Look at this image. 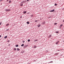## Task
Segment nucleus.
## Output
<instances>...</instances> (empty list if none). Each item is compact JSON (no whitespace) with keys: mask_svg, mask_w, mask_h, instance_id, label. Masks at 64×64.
I'll return each instance as SVG.
<instances>
[{"mask_svg":"<svg viewBox=\"0 0 64 64\" xmlns=\"http://www.w3.org/2000/svg\"><path fill=\"white\" fill-rule=\"evenodd\" d=\"M6 11H11V10L9 9H6L5 10Z\"/></svg>","mask_w":64,"mask_h":64,"instance_id":"f257e3e1","label":"nucleus"},{"mask_svg":"<svg viewBox=\"0 0 64 64\" xmlns=\"http://www.w3.org/2000/svg\"><path fill=\"white\" fill-rule=\"evenodd\" d=\"M59 42V41H58L56 42V44H58V43Z\"/></svg>","mask_w":64,"mask_h":64,"instance_id":"f03ea898","label":"nucleus"},{"mask_svg":"<svg viewBox=\"0 0 64 64\" xmlns=\"http://www.w3.org/2000/svg\"><path fill=\"white\" fill-rule=\"evenodd\" d=\"M55 10H54V9H53V10H50V12H54V11Z\"/></svg>","mask_w":64,"mask_h":64,"instance_id":"7ed1b4c3","label":"nucleus"},{"mask_svg":"<svg viewBox=\"0 0 64 64\" xmlns=\"http://www.w3.org/2000/svg\"><path fill=\"white\" fill-rule=\"evenodd\" d=\"M40 26H41V25L40 24H38V27H40Z\"/></svg>","mask_w":64,"mask_h":64,"instance_id":"20e7f679","label":"nucleus"},{"mask_svg":"<svg viewBox=\"0 0 64 64\" xmlns=\"http://www.w3.org/2000/svg\"><path fill=\"white\" fill-rule=\"evenodd\" d=\"M17 50L18 51H19V50H20V49H19V48H17Z\"/></svg>","mask_w":64,"mask_h":64,"instance_id":"39448f33","label":"nucleus"},{"mask_svg":"<svg viewBox=\"0 0 64 64\" xmlns=\"http://www.w3.org/2000/svg\"><path fill=\"white\" fill-rule=\"evenodd\" d=\"M26 13V11H24V14H25V13Z\"/></svg>","mask_w":64,"mask_h":64,"instance_id":"423d86ee","label":"nucleus"},{"mask_svg":"<svg viewBox=\"0 0 64 64\" xmlns=\"http://www.w3.org/2000/svg\"><path fill=\"white\" fill-rule=\"evenodd\" d=\"M26 23H27V24H29V22H26Z\"/></svg>","mask_w":64,"mask_h":64,"instance_id":"0eeeda50","label":"nucleus"},{"mask_svg":"<svg viewBox=\"0 0 64 64\" xmlns=\"http://www.w3.org/2000/svg\"><path fill=\"white\" fill-rule=\"evenodd\" d=\"M9 25V24H6V26H8V25Z\"/></svg>","mask_w":64,"mask_h":64,"instance_id":"6e6552de","label":"nucleus"},{"mask_svg":"<svg viewBox=\"0 0 64 64\" xmlns=\"http://www.w3.org/2000/svg\"><path fill=\"white\" fill-rule=\"evenodd\" d=\"M38 41V40H34V42H36V41Z\"/></svg>","mask_w":64,"mask_h":64,"instance_id":"1a4fd4ad","label":"nucleus"},{"mask_svg":"<svg viewBox=\"0 0 64 64\" xmlns=\"http://www.w3.org/2000/svg\"><path fill=\"white\" fill-rule=\"evenodd\" d=\"M45 22H43V24H45Z\"/></svg>","mask_w":64,"mask_h":64,"instance_id":"9d476101","label":"nucleus"},{"mask_svg":"<svg viewBox=\"0 0 64 64\" xmlns=\"http://www.w3.org/2000/svg\"><path fill=\"white\" fill-rule=\"evenodd\" d=\"M35 22H38V20H35Z\"/></svg>","mask_w":64,"mask_h":64,"instance_id":"9b49d317","label":"nucleus"},{"mask_svg":"<svg viewBox=\"0 0 64 64\" xmlns=\"http://www.w3.org/2000/svg\"><path fill=\"white\" fill-rule=\"evenodd\" d=\"M52 35L50 34V35L49 37L50 38V37H51V36H52Z\"/></svg>","mask_w":64,"mask_h":64,"instance_id":"f8f14e48","label":"nucleus"},{"mask_svg":"<svg viewBox=\"0 0 64 64\" xmlns=\"http://www.w3.org/2000/svg\"><path fill=\"white\" fill-rule=\"evenodd\" d=\"M56 33H59V32H58L56 31Z\"/></svg>","mask_w":64,"mask_h":64,"instance_id":"ddd939ff","label":"nucleus"},{"mask_svg":"<svg viewBox=\"0 0 64 64\" xmlns=\"http://www.w3.org/2000/svg\"><path fill=\"white\" fill-rule=\"evenodd\" d=\"M7 36H5L4 37V38H5V39H6V38H7Z\"/></svg>","mask_w":64,"mask_h":64,"instance_id":"4468645a","label":"nucleus"},{"mask_svg":"<svg viewBox=\"0 0 64 64\" xmlns=\"http://www.w3.org/2000/svg\"><path fill=\"white\" fill-rule=\"evenodd\" d=\"M24 44H22L21 45V46H24Z\"/></svg>","mask_w":64,"mask_h":64,"instance_id":"2eb2a0df","label":"nucleus"},{"mask_svg":"<svg viewBox=\"0 0 64 64\" xmlns=\"http://www.w3.org/2000/svg\"><path fill=\"white\" fill-rule=\"evenodd\" d=\"M16 47H18V45H16Z\"/></svg>","mask_w":64,"mask_h":64,"instance_id":"dca6fc26","label":"nucleus"},{"mask_svg":"<svg viewBox=\"0 0 64 64\" xmlns=\"http://www.w3.org/2000/svg\"><path fill=\"white\" fill-rule=\"evenodd\" d=\"M55 6H57V4H54Z\"/></svg>","mask_w":64,"mask_h":64,"instance_id":"f3484780","label":"nucleus"},{"mask_svg":"<svg viewBox=\"0 0 64 64\" xmlns=\"http://www.w3.org/2000/svg\"><path fill=\"white\" fill-rule=\"evenodd\" d=\"M36 47H37V46H34V48H36Z\"/></svg>","mask_w":64,"mask_h":64,"instance_id":"a211bd4d","label":"nucleus"},{"mask_svg":"<svg viewBox=\"0 0 64 64\" xmlns=\"http://www.w3.org/2000/svg\"><path fill=\"white\" fill-rule=\"evenodd\" d=\"M30 41V40H28V42H29V41Z\"/></svg>","mask_w":64,"mask_h":64,"instance_id":"6ab92c4d","label":"nucleus"},{"mask_svg":"<svg viewBox=\"0 0 64 64\" xmlns=\"http://www.w3.org/2000/svg\"><path fill=\"white\" fill-rule=\"evenodd\" d=\"M16 50V48H14V50Z\"/></svg>","mask_w":64,"mask_h":64,"instance_id":"aec40b11","label":"nucleus"},{"mask_svg":"<svg viewBox=\"0 0 64 64\" xmlns=\"http://www.w3.org/2000/svg\"><path fill=\"white\" fill-rule=\"evenodd\" d=\"M56 24H57V23H55L54 24V25H56Z\"/></svg>","mask_w":64,"mask_h":64,"instance_id":"412c9836","label":"nucleus"},{"mask_svg":"<svg viewBox=\"0 0 64 64\" xmlns=\"http://www.w3.org/2000/svg\"><path fill=\"white\" fill-rule=\"evenodd\" d=\"M58 50V51H60V50Z\"/></svg>","mask_w":64,"mask_h":64,"instance_id":"4be33fe9","label":"nucleus"},{"mask_svg":"<svg viewBox=\"0 0 64 64\" xmlns=\"http://www.w3.org/2000/svg\"><path fill=\"white\" fill-rule=\"evenodd\" d=\"M63 26V24H61L60 25V26Z\"/></svg>","mask_w":64,"mask_h":64,"instance_id":"5701e85b","label":"nucleus"},{"mask_svg":"<svg viewBox=\"0 0 64 64\" xmlns=\"http://www.w3.org/2000/svg\"><path fill=\"white\" fill-rule=\"evenodd\" d=\"M50 63H53V62L51 61L50 62Z\"/></svg>","mask_w":64,"mask_h":64,"instance_id":"b1692460","label":"nucleus"},{"mask_svg":"<svg viewBox=\"0 0 64 64\" xmlns=\"http://www.w3.org/2000/svg\"><path fill=\"white\" fill-rule=\"evenodd\" d=\"M30 0H27V2H28Z\"/></svg>","mask_w":64,"mask_h":64,"instance_id":"393cba45","label":"nucleus"},{"mask_svg":"<svg viewBox=\"0 0 64 64\" xmlns=\"http://www.w3.org/2000/svg\"><path fill=\"white\" fill-rule=\"evenodd\" d=\"M9 3H11V1H9Z\"/></svg>","mask_w":64,"mask_h":64,"instance_id":"a878e982","label":"nucleus"},{"mask_svg":"<svg viewBox=\"0 0 64 64\" xmlns=\"http://www.w3.org/2000/svg\"><path fill=\"white\" fill-rule=\"evenodd\" d=\"M23 6V4H22L21 5V6Z\"/></svg>","mask_w":64,"mask_h":64,"instance_id":"bb28decb","label":"nucleus"},{"mask_svg":"<svg viewBox=\"0 0 64 64\" xmlns=\"http://www.w3.org/2000/svg\"><path fill=\"white\" fill-rule=\"evenodd\" d=\"M9 30V29H8L6 30V31H8V30Z\"/></svg>","mask_w":64,"mask_h":64,"instance_id":"cd10ccee","label":"nucleus"},{"mask_svg":"<svg viewBox=\"0 0 64 64\" xmlns=\"http://www.w3.org/2000/svg\"><path fill=\"white\" fill-rule=\"evenodd\" d=\"M56 55H58V53H57V54H56Z\"/></svg>","mask_w":64,"mask_h":64,"instance_id":"c85d7f7f","label":"nucleus"},{"mask_svg":"<svg viewBox=\"0 0 64 64\" xmlns=\"http://www.w3.org/2000/svg\"><path fill=\"white\" fill-rule=\"evenodd\" d=\"M2 23L1 22L0 23V25H1V24Z\"/></svg>","mask_w":64,"mask_h":64,"instance_id":"c756f323","label":"nucleus"},{"mask_svg":"<svg viewBox=\"0 0 64 64\" xmlns=\"http://www.w3.org/2000/svg\"><path fill=\"white\" fill-rule=\"evenodd\" d=\"M8 42H9V40H8Z\"/></svg>","mask_w":64,"mask_h":64,"instance_id":"7c9ffc66","label":"nucleus"},{"mask_svg":"<svg viewBox=\"0 0 64 64\" xmlns=\"http://www.w3.org/2000/svg\"><path fill=\"white\" fill-rule=\"evenodd\" d=\"M23 43H24V42H25V41H23Z\"/></svg>","mask_w":64,"mask_h":64,"instance_id":"2f4dec72","label":"nucleus"},{"mask_svg":"<svg viewBox=\"0 0 64 64\" xmlns=\"http://www.w3.org/2000/svg\"><path fill=\"white\" fill-rule=\"evenodd\" d=\"M1 37V36L0 35V38Z\"/></svg>","mask_w":64,"mask_h":64,"instance_id":"473e14b6","label":"nucleus"},{"mask_svg":"<svg viewBox=\"0 0 64 64\" xmlns=\"http://www.w3.org/2000/svg\"><path fill=\"white\" fill-rule=\"evenodd\" d=\"M8 0H7V2H8Z\"/></svg>","mask_w":64,"mask_h":64,"instance_id":"72a5a7b5","label":"nucleus"},{"mask_svg":"<svg viewBox=\"0 0 64 64\" xmlns=\"http://www.w3.org/2000/svg\"><path fill=\"white\" fill-rule=\"evenodd\" d=\"M27 46H26V47H27Z\"/></svg>","mask_w":64,"mask_h":64,"instance_id":"f704fd0d","label":"nucleus"},{"mask_svg":"<svg viewBox=\"0 0 64 64\" xmlns=\"http://www.w3.org/2000/svg\"><path fill=\"white\" fill-rule=\"evenodd\" d=\"M1 1H1V0H0V2H1Z\"/></svg>","mask_w":64,"mask_h":64,"instance_id":"c9c22d12","label":"nucleus"},{"mask_svg":"<svg viewBox=\"0 0 64 64\" xmlns=\"http://www.w3.org/2000/svg\"><path fill=\"white\" fill-rule=\"evenodd\" d=\"M3 0H1V1H3Z\"/></svg>","mask_w":64,"mask_h":64,"instance_id":"e433bc0d","label":"nucleus"},{"mask_svg":"<svg viewBox=\"0 0 64 64\" xmlns=\"http://www.w3.org/2000/svg\"><path fill=\"white\" fill-rule=\"evenodd\" d=\"M63 22H64V20H63Z\"/></svg>","mask_w":64,"mask_h":64,"instance_id":"4c0bfd02","label":"nucleus"},{"mask_svg":"<svg viewBox=\"0 0 64 64\" xmlns=\"http://www.w3.org/2000/svg\"><path fill=\"white\" fill-rule=\"evenodd\" d=\"M40 20H41V18H40Z\"/></svg>","mask_w":64,"mask_h":64,"instance_id":"58836bf2","label":"nucleus"},{"mask_svg":"<svg viewBox=\"0 0 64 64\" xmlns=\"http://www.w3.org/2000/svg\"><path fill=\"white\" fill-rule=\"evenodd\" d=\"M63 42H64V40L63 41Z\"/></svg>","mask_w":64,"mask_h":64,"instance_id":"ea45409f","label":"nucleus"}]
</instances>
